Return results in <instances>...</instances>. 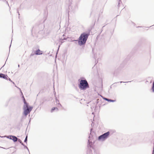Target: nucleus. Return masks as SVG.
I'll return each mask as SVG.
<instances>
[{
	"label": "nucleus",
	"mask_w": 154,
	"mask_h": 154,
	"mask_svg": "<svg viewBox=\"0 0 154 154\" xmlns=\"http://www.w3.org/2000/svg\"><path fill=\"white\" fill-rule=\"evenodd\" d=\"M89 34L84 32L81 34L78 40V44L80 45H84L88 38Z\"/></svg>",
	"instance_id": "nucleus-1"
},
{
	"label": "nucleus",
	"mask_w": 154,
	"mask_h": 154,
	"mask_svg": "<svg viewBox=\"0 0 154 154\" xmlns=\"http://www.w3.org/2000/svg\"><path fill=\"white\" fill-rule=\"evenodd\" d=\"M24 105L23 106L24 110L23 114L26 116L31 111L32 109V107L28 105V103L26 102L25 99L24 98Z\"/></svg>",
	"instance_id": "nucleus-2"
},
{
	"label": "nucleus",
	"mask_w": 154,
	"mask_h": 154,
	"mask_svg": "<svg viewBox=\"0 0 154 154\" xmlns=\"http://www.w3.org/2000/svg\"><path fill=\"white\" fill-rule=\"evenodd\" d=\"M79 88L81 90H84L89 88V85L86 80H82L79 85Z\"/></svg>",
	"instance_id": "nucleus-3"
},
{
	"label": "nucleus",
	"mask_w": 154,
	"mask_h": 154,
	"mask_svg": "<svg viewBox=\"0 0 154 154\" xmlns=\"http://www.w3.org/2000/svg\"><path fill=\"white\" fill-rule=\"evenodd\" d=\"M109 134L110 133L109 131L103 134L98 137V140L102 141H104L106 139L108 138Z\"/></svg>",
	"instance_id": "nucleus-4"
},
{
	"label": "nucleus",
	"mask_w": 154,
	"mask_h": 154,
	"mask_svg": "<svg viewBox=\"0 0 154 154\" xmlns=\"http://www.w3.org/2000/svg\"><path fill=\"white\" fill-rule=\"evenodd\" d=\"M12 140L14 142H16L17 141L18 138L15 136H10L6 137Z\"/></svg>",
	"instance_id": "nucleus-5"
},
{
	"label": "nucleus",
	"mask_w": 154,
	"mask_h": 154,
	"mask_svg": "<svg viewBox=\"0 0 154 154\" xmlns=\"http://www.w3.org/2000/svg\"><path fill=\"white\" fill-rule=\"evenodd\" d=\"M43 54V52L40 51L39 49H38L35 52V54L36 55H40Z\"/></svg>",
	"instance_id": "nucleus-6"
},
{
	"label": "nucleus",
	"mask_w": 154,
	"mask_h": 154,
	"mask_svg": "<svg viewBox=\"0 0 154 154\" xmlns=\"http://www.w3.org/2000/svg\"><path fill=\"white\" fill-rule=\"evenodd\" d=\"M8 76L7 75H5L2 73H0V78H3L4 79H7Z\"/></svg>",
	"instance_id": "nucleus-7"
},
{
	"label": "nucleus",
	"mask_w": 154,
	"mask_h": 154,
	"mask_svg": "<svg viewBox=\"0 0 154 154\" xmlns=\"http://www.w3.org/2000/svg\"><path fill=\"white\" fill-rule=\"evenodd\" d=\"M92 145V142L90 141L89 140H88V147H91Z\"/></svg>",
	"instance_id": "nucleus-8"
},
{
	"label": "nucleus",
	"mask_w": 154,
	"mask_h": 154,
	"mask_svg": "<svg viewBox=\"0 0 154 154\" xmlns=\"http://www.w3.org/2000/svg\"><path fill=\"white\" fill-rule=\"evenodd\" d=\"M54 110H56V111H58V109L57 107H53L51 109V112H53V111Z\"/></svg>",
	"instance_id": "nucleus-9"
},
{
	"label": "nucleus",
	"mask_w": 154,
	"mask_h": 154,
	"mask_svg": "<svg viewBox=\"0 0 154 154\" xmlns=\"http://www.w3.org/2000/svg\"><path fill=\"white\" fill-rule=\"evenodd\" d=\"M121 3H122V2L120 0H119V2H118V7L119 8L120 6V5Z\"/></svg>",
	"instance_id": "nucleus-10"
},
{
	"label": "nucleus",
	"mask_w": 154,
	"mask_h": 154,
	"mask_svg": "<svg viewBox=\"0 0 154 154\" xmlns=\"http://www.w3.org/2000/svg\"><path fill=\"white\" fill-rule=\"evenodd\" d=\"M66 1L67 2H69V4H71L72 2V0H66Z\"/></svg>",
	"instance_id": "nucleus-11"
},
{
	"label": "nucleus",
	"mask_w": 154,
	"mask_h": 154,
	"mask_svg": "<svg viewBox=\"0 0 154 154\" xmlns=\"http://www.w3.org/2000/svg\"><path fill=\"white\" fill-rule=\"evenodd\" d=\"M108 101H109V102H114L115 101V100H111V99H108Z\"/></svg>",
	"instance_id": "nucleus-12"
},
{
	"label": "nucleus",
	"mask_w": 154,
	"mask_h": 154,
	"mask_svg": "<svg viewBox=\"0 0 154 154\" xmlns=\"http://www.w3.org/2000/svg\"><path fill=\"white\" fill-rule=\"evenodd\" d=\"M27 136H26L25 138V139L24 140V141L25 143H26V142H27Z\"/></svg>",
	"instance_id": "nucleus-13"
},
{
	"label": "nucleus",
	"mask_w": 154,
	"mask_h": 154,
	"mask_svg": "<svg viewBox=\"0 0 154 154\" xmlns=\"http://www.w3.org/2000/svg\"><path fill=\"white\" fill-rule=\"evenodd\" d=\"M57 106L58 107H59L62 106V105L59 103H57Z\"/></svg>",
	"instance_id": "nucleus-14"
},
{
	"label": "nucleus",
	"mask_w": 154,
	"mask_h": 154,
	"mask_svg": "<svg viewBox=\"0 0 154 154\" xmlns=\"http://www.w3.org/2000/svg\"><path fill=\"white\" fill-rule=\"evenodd\" d=\"M7 80H9L11 82H12L14 84V82H13L12 81H11L10 78H8V79L7 78Z\"/></svg>",
	"instance_id": "nucleus-15"
},
{
	"label": "nucleus",
	"mask_w": 154,
	"mask_h": 154,
	"mask_svg": "<svg viewBox=\"0 0 154 154\" xmlns=\"http://www.w3.org/2000/svg\"><path fill=\"white\" fill-rule=\"evenodd\" d=\"M17 140L18 141V142H19L20 143H22V141L20 139H18V140Z\"/></svg>",
	"instance_id": "nucleus-16"
},
{
	"label": "nucleus",
	"mask_w": 154,
	"mask_h": 154,
	"mask_svg": "<svg viewBox=\"0 0 154 154\" xmlns=\"http://www.w3.org/2000/svg\"><path fill=\"white\" fill-rule=\"evenodd\" d=\"M56 101L57 102V103H58L57 102H58L59 103V100L57 99V98H56Z\"/></svg>",
	"instance_id": "nucleus-17"
},
{
	"label": "nucleus",
	"mask_w": 154,
	"mask_h": 154,
	"mask_svg": "<svg viewBox=\"0 0 154 154\" xmlns=\"http://www.w3.org/2000/svg\"><path fill=\"white\" fill-rule=\"evenodd\" d=\"M103 99L105 100H106V101H108V98H105V97H104L103 98Z\"/></svg>",
	"instance_id": "nucleus-18"
},
{
	"label": "nucleus",
	"mask_w": 154,
	"mask_h": 154,
	"mask_svg": "<svg viewBox=\"0 0 154 154\" xmlns=\"http://www.w3.org/2000/svg\"><path fill=\"white\" fill-rule=\"evenodd\" d=\"M103 99L105 100H106V101H108V98H105V97H104L103 98Z\"/></svg>",
	"instance_id": "nucleus-19"
},
{
	"label": "nucleus",
	"mask_w": 154,
	"mask_h": 154,
	"mask_svg": "<svg viewBox=\"0 0 154 154\" xmlns=\"http://www.w3.org/2000/svg\"><path fill=\"white\" fill-rule=\"evenodd\" d=\"M24 148H26V149H27V150H28V151H29V149H28V147H27L26 146H24Z\"/></svg>",
	"instance_id": "nucleus-20"
},
{
	"label": "nucleus",
	"mask_w": 154,
	"mask_h": 154,
	"mask_svg": "<svg viewBox=\"0 0 154 154\" xmlns=\"http://www.w3.org/2000/svg\"><path fill=\"white\" fill-rule=\"evenodd\" d=\"M34 54H32V53L31 54V56H33L34 55Z\"/></svg>",
	"instance_id": "nucleus-21"
},
{
	"label": "nucleus",
	"mask_w": 154,
	"mask_h": 154,
	"mask_svg": "<svg viewBox=\"0 0 154 154\" xmlns=\"http://www.w3.org/2000/svg\"><path fill=\"white\" fill-rule=\"evenodd\" d=\"M18 88L20 89V92L21 93V94L22 95H23V93H22V91H21V90H20V88Z\"/></svg>",
	"instance_id": "nucleus-22"
},
{
	"label": "nucleus",
	"mask_w": 154,
	"mask_h": 154,
	"mask_svg": "<svg viewBox=\"0 0 154 154\" xmlns=\"http://www.w3.org/2000/svg\"><path fill=\"white\" fill-rule=\"evenodd\" d=\"M21 144L24 146H25L22 142L21 143Z\"/></svg>",
	"instance_id": "nucleus-23"
},
{
	"label": "nucleus",
	"mask_w": 154,
	"mask_h": 154,
	"mask_svg": "<svg viewBox=\"0 0 154 154\" xmlns=\"http://www.w3.org/2000/svg\"><path fill=\"white\" fill-rule=\"evenodd\" d=\"M120 82L121 83H122V82Z\"/></svg>",
	"instance_id": "nucleus-24"
},
{
	"label": "nucleus",
	"mask_w": 154,
	"mask_h": 154,
	"mask_svg": "<svg viewBox=\"0 0 154 154\" xmlns=\"http://www.w3.org/2000/svg\"><path fill=\"white\" fill-rule=\"evenodd\" d=\"M22 97L23 98V100H24V97L23 95L22 96Z\"/></svg>",
	"instance_id": "nucleus-25"
},
{
	"label": "nucleus",
	"mask_w": 154,
	"mask_h": 154,
	"mask_svg": "<svg viewBox=\"0 0 154 154\" xmlns=\"http://www.w3.org/2000/svg\"><path fill=\"white\" fill-rule=\"evenodd\" d=\"M18 12V14L19 15H20V14H19V12Z\"/></svg>",
	"instance_id": "nucleus-26"
},
{
	"label": "nucleus",
	"mask_w": 154,
	"mask_h": 154,
	"mask_svg": "<svg viewBox=\"0 0 154 154\" xmlns=\"http://www.w3.org/2000/svg\"><path fill=\"white\" fill-rule=\"evenodd\" d=\"M54 90L55 88H54Z\"/></svg>",
	"instance_id": "nucleus-27"
},
{
	"label": "nucleus",
	"mask_w": 154,
	"mask_h": 154,
	"mask_svg": "<svg viewBox=\"0 0 154 154\" xmlns=\"http://www.w3.org/2000/svg\"><path fill=\"white\" fill-rule=\"evenodd\" d=\"M19 66H20V65H18V67H19Z\"/></svg>",
	"instance_id": "nucleus-28"
},
{
	"label": "nucleus",
	"mask_w": 154,
	"mask_h": 154,
	"mask_svg": "<svg viewBox=\"0 0 154 154\" xmlns=\"http://www.w3.org/2000/svg\"><path fill=\"white\" fill-rule=\"evenodd\" d=\"M54 94H56V92H55V91H54Z\"/></svg>",
	"instance_id": "nucleus-29"
}]
</instances>
